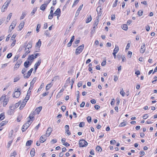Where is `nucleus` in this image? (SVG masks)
Wrapping results in <instances>:
<instances>
[{"instance_id": "nucleus-5", "label": "nucleus", "mask_w": 157, "mask_h": 157, "mask_svg": "<svg viewBox=\"0 0 157 157\" xmlns=\"http://www.w3.org/2000/svg\"><path fill=\"white\" fill-rule=\"evenodd\" d=\"M11 1V0H7L2 6V8H3L4 9H6Z\"/></svg>"}, {"instance_id": "nucleus-45", "label": "nucleus", "mask_w": 157, "mask_h": 157, "mask_svg": "<svg viewBox=\"0 0 157 157\" xmlns=\"http://www.w3.org/2000/svg\"><path fill=\"white\" fill-rule=\"evenodd\" d=\"M143 13V11L141 10H140L138 12V15L139 16H141L142 15V14Z\"/></svg>"}, {"instance_id": "nucleus-23", "label": "nucleus", "mask_w": 157, "mask_h": 157, "mask_svg": "<svg viewBox=\"0 0 157 157\" xmlns=\"http://www.w3.org/2000/svg\"><path fill=\"white\" fill-rule=\"evenodd\" d=\"M101 6H98L96 10L98 12V13H99L100 14V15L102 13L101 12Z\"/></svg>"}, {"instance_id": "nucleus-10", "label": "nucleus", "mask_w": 157, "mask_h": 157, "mask_svg": "<svg viewBox=\"0 0 157 157\" xmlns=\"http://www.w3.org/2000/svg\"><path fill=\"white\" fill-rule=\"evenodd\" d=\"M52 131V128L51 127H49L47 130V131L45 134L48 137L50 135Z\"/></svg>"}, {"instance_id": "nucleus-2", "label": "nucleus", "mask_w": 157, "mask_h": 157, "mask_svg": "<svg viewBox=\"0 0 157 157\" xmlns=\"http://www.w3.org/2000/svg\"><path fill=\"white\" fill-rule=\"evenodd\" d=\"M41 61V59H39L38 62H36L34 65V72L35 73L38 67L40 65Z\"/></svg>"}, {"instance_id": "nucleus-41", "label": "nucleus", "mask_w": 157, "mask_h": 157, "mask_svg": "<svg viewBox=\"0 0 157 157\" xmlns=\"http://www.w3.org/2000/svg\"><path fill=\"white\" fill-rule=\"evenodd\" d=\"M88 122L89 123H90L91 121V117L90 116H88L86 118Z\"/></svg>"}, {"instance_id": "nucleus-50", "label": "nucleus", "mask_w": 157, "mask_h": 157, "mask_svg": "<svg viewBox=\"0 0 157 157\" xmlns=\"http://www.w3.org/2000/svg\"><path fill=\"white\" fill-rule=\"evenodd\" d=\"M19 56L18 55L14 57L13 62H15V61H17L19 58Z\"/></svg>"}, {"instance_id": "nucleus-15", "label": "nucleus", "mask_w": 157, "mask_h": 157, "mask_svg": "<svg viewBox=\"0 0 157 157\" xmlns=\"http://www.w3.org/2000/svg\"><path fill=\"white\" fill-rule=\"evenodd\" d=\"M21 94V92H16L15 91L14 93V95L13 96V97L17 98L19 97Z\"/></svg>"}, {"instance_id": "nucleus-29", "label": "nucleus", "mask_w": 157, "mask_h": 157, "mask_svg": "<svg viewBox=\"0 0 157 157\" xmlns=\"http://www.w3.org/2000/svg\"><path fill=\"white\" fill-rule=\"evenodd\" d=\"M21 101H19L15 105V108H13V109H15L17 108L21 103Z\"/></svg>"}, {"instance_id": "nucleus-18", "label": "nucleus", "mask_w": 157, "mask_h": 157, "mask_svg": "<svg viewBox=\"0 0 157 157\" xmlns=\"http://www.w3.org/2000/svg\"><path fill=\"white\" fill-rule=\"evenodd\" d=\"M92 20L91 17L90 15H88L87 18L86 20V23H88L90 22Z\"/></svg>"}, {"instance_id": "nucleus-61", "label": "nucleus", "mask_w": 157, "mask_h": 157, "mask_svg": "<svg viewBox=\"0 0 157 157\" xmlns=\"http://www.w3.org/2000/svg\"><path fill=\"white\" fill-rule=\"evenodd\" d=\"M0 100H3V101L5 100H6V96H2L0 98Z\"/></svg>"}, {"instance_id": "nucleus-39", "label": "nucleus", "mask_w": 157, "mask_h": 157, "mask_svg": "<svg viewBox=\"0 0 157 157\" xmlns=\"http://www.w3.org/2000/svg\"><path fill=\"white\" fill-rule=\"evenodd\" d=\"M17 155L16 152L14 151L13 153H12L10 154V157H15V155Z\"/></svg>"}, {"instance_id": "nucleus-12", "label": "nucleus", "mask_w": 157, "mask_h": 157, "mask_svg": "<svg viewBox=\"0 0 157 157\" xmlns=\"http://www.w3.org/2000/svg\"><path fill=\"white\" fill-rule=\"evenodd\" d=\"M31 92V91H30L29 92V91H27V93L26 96L24 99L25 100L26 102L29 99Z\"/></svg>"}, {"instance_id": "nucleus-13", "label": "nucleus", "mask_w": 157, "mask_h": 157, "mask_svg": "<svg viewBox=\"0 0 157 157\" xmlns=\"http://www.w3.org/2000/svg\"><path fill=\"white\" fill-rule=\"evenodd\" d=\"M27 48H25V52L24 54L23 55L22 57V58L23 59L25 58V57H26V55L28 54L30 52V51H29V50H28V51H27Z\"/></svg>"}, {"instance_id": "nucleus-31", "label": "nucleus", "mask_w": 157, "mask_h": 157, "mask_svg": "<svg viewBox=\"0 0 157 157\" xmlns=\"http://www.w3.org/2000/svg\"><path fill=\"white\" fill-rule=\"evenodd\" d=\"M41 42L40 40V39L38 40L37 42L36 43V45L38 46L39 48H40L41 45Z\"/></svg>"}, {"instance_id": "nucleus-36", "label": "nucleus", "mask_w": 157, "mask_h": 157, "mask_svg": "<svg viewBox=\"0 0 157 157\" xmlns=\"http://www.w3.org/2000/svg\"><path fill=\"white\" fill-rule=\"evenodd\" d=\"M96 150L97 151H102V149L101 148L98 146H97V147L96 148Z\"/></svg>"}, {"instance_id": "nucleus-49", "label": "nucleus", "mask_w": 157, "mask_h": 157, "mask_svg": "<svg viewBox=\"0 0 157 157\" xmlns=\"http://www.w3.org/2000/svg\"><path fill=\"white\" fill-rule=\"evenodd\" d=\"M7 122V121H2L0 124H1V125L3 126L5 125Z\"/></svg>"}, {"instance_id": "nucleus-30", "label": "nucleus", "mask_w": 157, "mask_h": 157, "mask_svg": "<svg viewBox=\"0 0 157 157\" xmlns=\"http://www.w3.org/2000/svg\"><path fill=\"white\" fill-rule=\"evenodd\" d=\"M42 106H39L36 108V112L38 114L41 111L42 109Z\"/></svg>"}, {"instance_id": "nucleus-51", "label": "nucleus", "mask_w": 157, "mask_h": 157, "mask_svg": "<svg viewBox=\"0 0 157 157\" xmlns=\"http://www.w3.org/2000/svg\"><path fill=\"white\" fill-rule=\"evenodd\" d=\"M95 29H96V27H95V26H94L93 29H91V34H93L94 33L95 30Z\"/></svg>"}, {"instance_id": "nucleus-28", "label": "nucleus", "mask_w": 157, "mask_h": 157, "mask_svg": "<svg viewBox=\"0 0 157 157\" xmlns=\"http://www.w3.org/2000/svg\"><path fill=\"white\" fill-rule=\"evenodd\" d=\"M32 44H33V42L32 41H30L28 43V45H27V46H29V47L27 48L28 49V50H29V48H30L32 47Z\"/></svg>"}, {"instance_id": "nucleus-58", "label": "nucleus", "mask_w": 157, "mask_h": 157, "mask_svg": "<svg viewBox=\"0 0 157 157\" xmlns=\"http://www.w3.org/2000/svg\"><path fill=\"white\" fill-rule=\"evenodd\" d=\"M80 52V50H76V49L75 52V54L76 55H78L80 54L81 52Z\"/></svg>"}, {"instance_id": "nucleus-22", "label": "nucleus", "mask_w": 157, "mask_h": 157, "mask_svg": "<svg viewBox=\"0 0 157 157\" xmlns=\"http://www.w3.org/2000/svg\"><path fill=\"white\" fill-rule=\"evenodd\" d=\"M26 15V12H25V11L23 12L22 13V15L20 17V19L21 20L23 19L25 17Z\"/></svg>"}, {"instance_id": "nucleus-16", "label": "nucleus", "mask_w": 157, "mask_h": 157, "mask_svg": "<svg viewBox=\"0 0 157 157\" xmlns=\"http://www.w3.org/2000/svg\"><path fill=\"white\" fill-rule=\"evenodd\" d=\"M35 149L34 148H32L30 151V154L32 157H33L35 155Z\"/></svg>"}, {"instance_id": "nucleus-21", "label": "nucleus", "mask_w": 157, "mask_h": 157, "mask_svg": "<svg viewBox=\"0 0 157 157\" xmlns=\"http://www.w3.org/2000/svg\"><path fill=\"white\" fill-rule=\"evenodd\" d=\"M34 59L35 58L34 57V54H32L29 56V57L27 59V60H29L33 61Z\"/></svg>"}, {"instance_id": "nucleus-43", "label": "nucleus", "mask_w": 157, "mask_h": 157, "mask_svg": "<svg viewBox=\"0 0 157 157\" xmlns=\"http://www.w3.org/2000/svg\"><path fill=\"white\" fill-rule=\"evenodd\" d=\"M79 1V0H75L72 7H73L74 6H75L78 3Z\"/></svg>"}, {"instance_id": "nucleus-17", "label": "nucleus", "mask_w": 157, "mask_h": 157, "mask_svg": "<svg viewBox=\"0 0 157 157\" xmlns=\"http://www.w3.org/2000/svg\"><path fill=\"white\" fill-rule=\"evenodd\" d=\"M84 45L83 44H82L81 45L79 46H78L77 48H76V50H80V52H82L84 48Z\"/></svg>"}, {"instance_id": "nucleus-44", "label": "nucleus", "mask_w": 157, "mask_h": 157, "mask_svg": "<svg viewBox=\"0 0 157 157\" xmlns=\"http://www.w3.org/2000/svg\"><path fill=\"white\" fill-rule=\"evenodd\" d=\"M120 94L123 97L124 96L125 94V93L124 92L123 90L122 89V90L120 92Z\"/></svg>"}, {"instance_id": "nucleus-63", "label": "nucleus", "mask_w": 157, "mask_h": 157, "mask_svg": "<svg viewBox=\"0 0 157 157\" xmlns=\"http://www.w3.org/2000/svg\"><path fill=\"white\" fill-rule=\"evenodd\" d=\"M22 63V61L21 59L18 60L17 62V64L18 65H20Z\"/></svg>"}, {"instance_id": "nucleus-57", "label": "nucleus", "mask_w": 157, "mask_h": 157, "mask_svg": "<svg viewBox=\"0 0 157 157\" xmlns=\"http://www.w3.org/2000/svg\"><path fill=\"white\" fill-rule=\"evenodd\" d=\"M30 125V124H28L26 123L23 125V127H25L27 129Z\"/></svg>"}, {"instance_id": "nucleus-35", "label": "nucleus", "mask_w": 157, "mask_h": 157, "mask_svg": "<svg viewBox=\"0 0 157 157\" xmlns=\"http://www.w3.org/2000/svg\"><path fill=\"white\" fill-rule=\"evenodd\" d=\"M122 29L124 30H127L128 29L127 25L126 24L123 25L122 27Z\"/></svg>"}, {"instance_id": "nucleus-38", "label": "nucleus", "mask_w": 157, "mask_h": 157, "mask_svg": "<svg viewBox=\"0 0 157 157\" xmlns=\"http://www.w3.org/2000/svg\"><path fill=\"white\" fill-rule=\"evenodd\" d=\"M41 25L40 24H38L36 28V31L37 33L39 31V29L40 28Z\"/></svg>"}, {"instance_id": "nucleus-34", "label": "nucleus", "mask_w": 157, "mask_h": 157, "mask_svg": "<svg viewBox=\"0 0 157 157\" xmlns=\"http://www.w3.org/2000/svg\"><path fill=\"white\" fill-rule=\"evenodd\" d=\"M44 83H42V84L40 86L37 92H39L40 91L42 90V88L44 87Z\"/></svg>"}, {"instance_id": "nucleus-20", "label": "nucleus", "mask_w": 157, "mask_h": 157, "mask_svg": "<svg viewBox=\"0 0 157 157\" xmlns=\"http://www.w3.org/2000/svg\"><path fill=\"white\" fill-rule=\"evenodd\" d=\"M14 110L13 108V109H10L7 112V113L9 115H12L14 113Z\"/></svg>"}, {"instance_id": "nucleus-4", "label": "nucleus", "mask_w": 157, "mask_h": 157, "mask_svg": "<svg viewBox=\"0 0 157 157\" xmlns=\"http://www.w3.org/2000/svg\"><path fill=\"white\" fill-rule=\"evenodd\" d=\"M33 68H31L28 72L27 73V75L25 76V74H24L23 75L24 77V78H28L30 75H31V74L33 71Z\"/></svg>"}, {"instance_id": "nucleus-64", "label": "nucleus", "mask_w": 157, "mask_h": 157, "mask_svg": "<svg viewBox=\"0 0 157 157\" xmlns=\"http://www.w3.org/2000/svg\"><path fill=\"white\" fill-rule=\"evenodd\" d=\"M148 117V115L147 114H145L143 116V118L144 119H147Z\"/></svg>"}, {"instance_id": "nucleus-8", "label": "nucleus", "mask_w": 157, "mask_h": 157, "mask_svg": "<svg viewBox=\"0 0 157 157\" xmlns=\"http://www.w3.org/2000/svg\"><path fill=\"white\" fill-rule=\"evenodd\" d=\"M61 10L59 8H58L55 12L54 14L55 16H60V15Z\"/></svg>"}, {"instance_id": "nucleus-52", "label": "nucleus", "mask_w": 157, "mask_h": 157, "mask_svg": "<svg viewBox=\"0 0 157 157\" xmlns=\"http://www.w3.org/2000/svg\"><path fill=\"white\" fill-rule=\"evenodd\" d=\"M20 79V78L19 77H18L16 78H14V82H16L18 81Z\"/></svg>"}, {"instance_id": "nucleus-9", "label": "nucleus", "mask_w": 157, "mask_h": 157, "mask_svg": "<svg viewBox=\"0 0 157 157\" xmlns=\"http://www.w3.org/2000/svg\"><path fill=\"white\" fill-rule=\"evenodd\" d=\"M48 5V3H45L42 5L40 7V9L43 11L45 10Z\"/></svg>"}, {"instance_id": "nucleus-59", "label": "nucleus", "mask_w": 157, "mask_h": 157, "mask_svg": "<svg viewBox=\"0 0 157 157\" xmlns=\"http://www.w3.org/2000/svg\"><path fill=\"white\" fill-rule=\"evenodd\" d=\"M117 2H118V0H115V2L113 4V7H114L117 6Z\"/></svg>"}, {"instance_id": "nucleus-19", "label": "nucleus", "mask_w": 157, "mask_h": 157, "mask_svg": "<svg viewBox=\"0 0 157 157\" xmlns=\"http://www.w3.org/2000/svg\"><path fill=\"white\" fill-rule=\"evenodd\" d=\"M26 103L25 101H24L22 102L19 108L20 110H21L25 107Z\"/></svg>"}, {"instance_id": "nucleus-32", "label": "nucleus", "mask_w": 157, "mask_h": 157, "mask_svg": "<svg viewBox=\"0 0 157 157\" xmlns=\"http://www.w3.org/2000/svg\"><path fill=\"white\" fill-rule=\"evenodd\" d=\"M37 7L34 8L33 9V10H32V12H31V14H30L31 16H32L35 13L36 11L37 10Z\"/></svg>"}, {"instance_id": "nucleus-37", "label": "nucleus", "mask_w": 157, "mask_h": 157, "mask_svg": "<svg viewBox=\"0 0 157 157\" xmlns=\"http://www.w3.org/2000/svg\"><path fill=\"white\" fill-rule=\"evenodd\" d=\"M52 85L51 83H50L48 84L46 87V90H48L52 86Z\"/></svg>"}, {"instance_id": "nucleus-33", "label": "nucleus", "mask_w": 157, "mask_h": 157, "mask_svg": "<svg viewBox=\"0 0 157 157\" xmlns=\"http://www.w3.org/2000/svg\"><path fill=\"white\" fill-rule=\"evenodd\" d=\"M98 22H99V20H98V19H96L94 21V26H95V27H96L98 24Z\"/></svg>"}, {"instance_id": "nucleus-60", "label": "nucleus", "mask_w": 157, "mask_h": 157, "mask_svg": "<svg viewBox=\"0 0 157 157\" xmlns=\"http://www.w3.org/2000/svg\"><path fill=\"white\" fill-rule=\"evenodd\" d=\"M110 144H111L113 145V144H114L116 143V141L115 140H111V141H110Z\"/></svg>"}, {"instance_id": "nucleus-24", "label": "nucleus", "mask_w": 157, "mask_h": 157, "mask_svg": "<svg viewBox=\"0 0 157 157\" xmlns=\"http://www.w3.org/2000/svg\"><path fill=\"white\" fill-rule=\"evenodd\" d=\"M24 25V22L21 23L18 26L19 28V30L20 31L21 30V29L23 28Z\"/></svg>"}, {"instance_id": "nucleus-27", "label": "nucleus", "mask_w": 157, "mask_h": 157, "mask_svg": "<svg viewBox=\"0 0 157 157\" xmlns=\"http://www.w3.org/2000/svg\"><path fill=\"white\" fill-rule=\"evenodd\" d=\"M5 118L4 113H2L0 114V121L3 120Z\"/></svg>"}, {"instance_id": "nucleus-6", "label": "nucleus", "mask_w": 157, "mask_h": 157, "mask_svg": "<svg viewBox=\"0 0 157 157\" xmlns=\"http://www.w3.org/2000/svg\"><path fill=\"white\" fill-rule=\"evenodd\" d=\"M119 50V48L118 47V46H117H117H116L115 48L114 49L113 51V55L115 59L116 58V55L117 53V52Z\"/></svg>"}, {"instance_id": "nucleus-3", "label": "nucleus", "mask_w": 157, "mask_h": 157, "mask_svg": "<svg viewBox=\"0 0 157 157\" xmlns=\"http://www.w3.org/2000/svg\"><path fill=\"white\" fill-rule=\"evenodd\" d=\"M47 136L46 134L42 136L40 138V143H43L47 139Z\"/></svg>"}, {"instance_id": "nucleus-48", "label": "nucleus", "mask_w": 157, "mask_h": 157, "mask_svg": "<svg viewBox=\"0 0 157 157\" xmlns=\"http://www.w3.org/2000/svg\"><path fill=\"white\" fill-rule=\"evenodd\" d=\"M22 116H19L17 118V121L18 122H19L21 120V119Z\"/></svg>"}, {"instance_id": "nucleus-7", "label": "nucleus", "mask_w": 157, "mask_h": 157, "mask_svg": "<svg viewBox=\"0 0 157 157\" xmlns=\"http://www.w3.org/2000/svg\"><path fill=\"white\" fill-rule=\"evenodd\" d=\"M31 64V62H30L29 60H26L24 63V65L25 68H27Z\"/></svg>"}, {"instance_id": "nucleus-11", "label": "nucleus", "mask_w": 157, "mask_h": 157, "mask_svg": "<svg viewBox=\"0 0 157 157\" xmlns=\"http://www.w3.org/2000/svg\"><path fill=\"white\" fill-rule=\"evenodd\" d=\"M145 50V45L144 43L143 45L141 46V48L140 49V52L141 53H143L144 52Z\"/></svg>"}, {"instance_id": "nucleus-56", "label": "nucleus", "mask_w": 157, "mask_h": 157, "mask_svg": "<svg viewBox=\"0 0 157 157\" xmlns=\"http://www.w3.org/2000/svg\"><path fill=\"white\" fill-rule=\"evenodd\" d=\"M12 16V13H10L9 14L8 16L7 17V20L8 19L9 20L10 19Z\"/></svg>"}, {"instance_id": "nucleus-14", "label": "nucleus", "mask_w": 157, "mask_h": 157, "mask_svg": "<svg viewBox=\"0 0 157 157\" xmlns=\"http://www.w3.org/2000/svg\"><path fill=\"white\" fill-rule=\"evenodd\" d=\"M36 77H35L31 81L30 83V85H31L30 88H31V89H32V88H33V85L35 82L36 81Z\"/></svg>"}, {"instance_id": "nucleus-40", "label": "nucleus", "mask_w": 157, "mask_h": 157, "mask_svg": "<svg viewBox=\"0 0 157 157\" xmlns=\"http://www.w3.org/2000/svg\"><path fill=\"white\" fill-rule=\"evenodd\" d=\"M9 100L8 99H6V100H4L3 101L4 103L3 104V106L4 107L6 106V105H7V102Z\"/></svg>"}, {"instance_id": "nucleus-1", "label": "nucleus", "mask_w": 157, "mask_h": 157, "mask_svg": "<svg viewBox=\"0 0 157 157\" xmlns=\"http://www.w3.org/2000/svg\"><path fill=\"white\" fill-rule=\"evenodd\" d=\"M88 145V143L84 140H80L79 142V145L80 147H86Z\"/></svg>"}, {"instance_id": "nucleus-55", "label": "nucleus", "mask_w": 157, "mask_h": 157, "mask_svg": "<svg viewBox=\"0 0 157 157\" xmlns=\"http://www.w3.org/2000/svg\"><path fill=\"white\" fill-rule=\"evenodd\" d=\"M27 69L26 68H23L21 71V73L22 74H24L27 71Z\"/></svg>"}, {"instance_id": "nucleus-53", "label": "nucleus", "mask_w": 157, "mask_h": 157, "mask_svg": "<svg viewBox=\"0 0 157 157\" xmlns=\"http://www.w3.org/2000/svg\"><path fill=\"white\" fill-rule=\"evenodd\" d=\"M126 124L125 123V122H122L120 123L119 126L121 127L124 126L126 125Z\"/></svg>"}, {"instance_id": "nucleus-54", "label": "nucleus", "mask_w": 157, "mask_h": 157, "mask_svg": "<svg viewBox=\"0 0 157 157\" xmlns=\"http://www.w3.org/2000/svg\"><path fill=\"white\" fill-rule=\"evenodd\" d=\"M40 55L41 54L40 53H36V54H34V57L35 59L38 56H40Z\"/></svg>"}, {"instance_id": "nucleus-47", "label": "nucleus", "mask_w": 157, "mask_h": 157, "mask_svg": "<svg viewBox=\"0 0 157 157\" xmlns=\"http://www.w3.org/2000/svg\"><path fill=\"white\" fill-rule=\"evenodd\" d=\"M66 109V107L65 106H64V105L62 106L61 108V109L63 112H64L65 111V110Z\"/></svg>"}, {"instance_id": "nucleus-46", "label": "nucleus", "mask_w": 157, "mask_h": 157, "mask_svg": "<svg viewBox=\"0 0 157 157\" xmlns=\"http://www.w3.org/2000/svg\"><path fill=\"white\" fill-rule=\"evenodd\" d=\"M12 56V54L11 53H8L6 57L8 59L10 58Z\"/></svg>"}, {"instance_id": "nucleus-42", "label": "nucleus", "mask_w": 157, "mask_h": 157, "mask_svg": "<svg viewBox=\"0 0 157 157\" xmlns=\"http://www.w3.org/2000/svg\"><path fill=\"white\" fill-rule=\"evenodd\" d=\"M85 126V123L84 122H81L79 124V126L80 127H83Z\"/></svg>"}, {"instance_id": "nucleus-62", "label": "nucleus", "mask_w": 157, "mask_h": 157, "mask_svg": "<svg viewBox=\"0 0 157 157\" xmlns=\"http://www.w3.org/2000/svg\"><path fill=\"white\" fill-rule=\"evenodd\" d=\"M85 105V102L82 101L81 104L80 105V107H83Z\"/></svg>"}, {"instance_id": "nucleus-25", "label": "nucleus", "mask_w": 157, "mask_h": 157, "mask_svg": "<svg viewBox=\"0 0 157 157\" xmlns=\"http://www.w3.org/2000/svg\"><path fill=\"white\" fill-rule=\"evenodd\" d=\"M33 142V141L31 140H28L26 144V146H29L31 145L32 143Z\"/></svg>"}, {"instance_id": "nucleus-26", "label": "nucleus", "mask_w": 157, "mask_h": 157, "mask_svg": "<svg viewBox=\"0 0 157 157\" xmlns=\"http://www.w3.org/2000/svg\"><path fill=\"white\" fill-rule=\"evenodd\" d=\"M16 23L15 21H13L10 26V27H11V29H13L14 28V27L16 25Z\"/></svg>"}]
</instances>
